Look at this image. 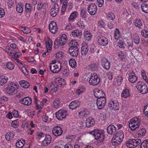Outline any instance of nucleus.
<instances>
[{"instance_id":"nucleus-1","label":"nucleus","mask_w":148,"mask_h":148,"mask_svg":"<svg viewBox=\"0 0 148 148\" xmlns=\"http://www.w3.org/2000/svg\"><path fill=\"white\" fill-rule=\"evenodd\" d=\"M141 120L138 117H134L129 122V127L130 130L134 131L138 128L140 124Z\"/></svg>"},{"instance_id":"nucleus-2","label":"nucleus","mask_w":148,"mask_h":148,"mask_svg":"<svg viewBox=\"0 0 148 148\" xmlns=\"http://www.w3.org/2000/svg\"><path fill=\"white\" fill-rule=\"evenodd\" d=\"M19 85L16 83L10 82L8 83L6 88V92L7 94L13 95L17 92V89Z\"/></svg>"},{"instance_id":"nucleus-3","label":"nucleus","mask_w":148,"mask_h":148,"mask_svg":"<svg viewBox=\"0 0 148 148\" xmlns=\"http://www.w3.org/2000/svg\"><path fill=\"white\" fill-rule=\"evenodd\" d=\"M124 137V135L123 131L119 130L113 138L112 142L114 145H116L119 144L123 141Z\"/></svg>"},{"instance_id":"nucleus-4","label":"nucleus","mask_w":148,"mask_h":148,"mask_svg":"<svg viewBox=\"0 0 148 148\" xmlns=\"http://www.w3.org/2000/svg\"><path fill=\"white\" fill-rule=\"evenodd\" d=\"M136 88L140 93L145 94L148 92L147 87L144 82H138Z\"/></svg>"},{"instance_id":"nucleus-5","label":"nucleus","mask_w":148,"mask_h":148,"mask_svg":"<svg viewBox=\"0 0 148 148\" xmlns=\"http://www.w3.org/2000/svg\"><path fill=\"white\" fill-rule=\"evenodd\" d=\"M90 134L93 135L95 139L99 140L100 142L102 141L104 138L103 134L101 130H95L91 132Z\"/></svg>"},{"instance_id":"nucleus-6","label":"nucleus","mask_w":148,"mask_h":148,"mask_svg":"<svg viewBox=\"0 0 148 148\" xmlns=\"http://www.w3.org/2000/svg\"><path fill=\"white\" fill-rule=\"evenodd\" d=\"M56 115L58 120H62L65 119L68 115V114L66 110L61 109L56 112Z\"/></svg>"},{"instance_id":"nucleus-7","label":"nucleus","mask_w":148,"mask_h":148,"mask_svg":"<svg viewBox=\"0 0 148 148\" xmlns=\"http://www.w3.org/2000/svg\"><path fill=\"white\" fill-rule=\"evenodd\" d=\"M100 82V78L98 77L96 73L92 74L89 82L90 85L95 86L97 85Z\"/></svg>"},{"instance_id":"nucleus-8","label":"nucleus","mask_w":148,"mask_h":148,"mask_svg":"<svg viewBox=\"0 0 148 148\" xmlns=\"http://www.w3.org/2000/svg\"><path fill=\"white\" fill-rule=\"evenodd\" d=\"M108 107L111 110L114 111L119 110V104L118 101L116 100L112 99L109 101Z\"/></svg>"},{"instance_id":"nucleus-9","label":"nucleus","mask_w":148,"mask_h":148,"mask_svg":"<svg viewBox=\"0 0 148 148\" xmlns=\"http://www.w3.org/2000/svg\"><path fill=\"white\" fill-rule=\"evenodd\" d=\"M97 41L99 44L102 46H105L108 42V38L104 36H99L97 37Z\"/></svg>"},{"instance_id":"nucleus-10","label":"nucleus","mask_w":148,"mask_h":148,"mask_svg":"<svg viewBox=\"0 0 148 148\" xmlns=\"http://www.w3.org/2000/svg\"><path fill=\"white\" fill-rule=\"evenodd\" d=\"M49 68L51 71L53 73H57L60 71L61 68V64L58 62L56 64H50Z\"/></svg>"},{"instance_id":"nucleus-11","label":"nucleus","mask_w":148,"mask_h":148,"mask_svg":"<svg viewBox=\"0 0 148 148\" xmlns=\"http://www.w3.org/2000/svg\"><path fill=\"white\" fill-rule=\"evenodd\" d=\"M87 9L88 12L90 15H94L97 11V7L95 3H91L88 6Z\"/></svg>"},{"instance_id":"nucleus-12","label":"nucleus","mask_w":148,"mask_h":148,"mask_svg":"<svg viewBox=\"0 0 148 148\" xmlns=\"http://www.w3.org/2000/svg\"><path fill=\"white\" fill-rule=\"evenodd\" d=\"M106 103V100L105 97L98 99L97 101V105L99 109H101L105 106Z\"/></svg>"},{"instance_id":"nucleus-13","label":"nucleus","mask_w":148,"mask_h":148,"mask_svg":"<svg viewBox=\"0 0 148 148\" xmlns=\"http://www.w3.org/2000/svg\"><path fill=\"white\" fill-rule=\"evenodd\" d=\"M94 95L96 98L98 99L103 97L105 98L106 95L103 91L101 89H96L94 91Z\"/></svg>"},{"instance_id":"nucleus-14","label":"nucleus","mask_w":148,"mask_h":148,"mask_svg":"<svg viewBox=\"0 0 148 148\" xmlns=\"http://www.w3.org/2000/svg\"><path fill=\"white\" fill-rule=\"evenodd\" d=\"M101 64L103 68L106 70H109L110 67V61L106 58H103L101 60Z\"/></svg>"},{"instance_id":"nucleus-15","label":"nucleus","mask_w":148,"mask_h":148,"mask_svg":"<svg viewBox=\"0 0 148 148\" xmlns=\"http://www.w3.org/2000/svg\"><path fill=\"white\" fill-rule=\"evenodd\" d=\"M69 51L72 56H76L78 54V48L77 46H71L69 48Z\"/></svg>"},{"instance_id":"nucleus-16","label":"nucleus","mask_w":148,"mask_h":148,"mask_svg":"<svg viewBox=\"0 0 148 148\" xmlns=\"http://www.w3.org/2000/svg\"><path fill=\"white\" fill-rule=\"evenodd\" d=\"M88 43L84 42L82 45L81 54L83 56H86L88 53Z\"/></svg>"},{"instance_id":"nucleus-17","label":"nucleus","mask_w":148,"mask_h":148,"mask_svg":"<svg viewBox=\"0 0 148 148\" xmlns=\"http://www.w3.org/2000/svg\"><path fill=\"white\" fill-rule=\"evenodd\" d=\"M52 132L55 136H60L62 134V130L60 127L56 126L53 128Z\"/></svg>"},{"instance_id":"nucleus-18","label":"nucleus","mask_w":148,"mask_h":148,"mask_svg":"<svg viewBox=\"0 0 148 148\" xmlns=\"http://www.w3.org/2000/svg\"><path fill=\"white\" fill-rule=\"evenodd\" d=\"M58 27L56 23L54 21H51L49 25V29L50 32L55 34L58 30Z\"/></svg>"},{"instance_id":"nucleus-19","label":"nucleus","mask_w":148,"mask_h":148,"mask_svg":"<svg viewBox=\"0 0 148 148\" xmlns=\"http://www.w3.org/2000/svg\"><path fill=\"white\" fill-rule=\"evenodd\" d=\"M19 102L21 103L24 105L29 106L31 104L32 99L31 98L27 97L21 99Z\"/></svg>"},{"instance_id":"nucleus-20","label":"nucleus","mask_w":148,"mask_h":148,"mask_svg":"<svg viewBox=\"0 0 148 148\" xmlns=\"http://www.w3.org/2000/svg\"><path fill=\"white\" fill-rule=\"evenodd\" d=\"M138 78L135 73L132 71L129 74L128 79L129 81L132 83L136 82Z\"/></svg>"},{"instance_id":"nucleus-21","label":"nucleus","mask_w":148,"mask_h":148,"mask_svg":"<svg viewBox=\"0 0 148 148\" xmlns=\"http://www.w3.org/2000/svg\"><path fill=\"white\" fill-rule=\"evenodd\" d=\"M80 104L79 100H76L72 101L70 103L69 107L70 109L73 110L78 107Z\"/></svg>"},{"instance_id":"nucleus-22","label":"nucleus","mask_w":148,"mask_h":148,"mask_svg":"<svg viewBox=\"0 0 148 148\" xmlns=\"http://www.w3.org/2000/svg\"><path fill=\"white\" fill-rule=\"evenodd\" d=\"M78 13L76 11H74L72 12L68 18V21L71 22H74L75 19L78 16Z\"/></svg>"},{"instance_id":"nucleus-23","label":"nucleus","mask_w":148,"mask_h":148,"mask_svg":"<svg viewBox=\"0 0 148 148\" xmlns=\"http://www.w3.org/2000/svg\"><path fill=\"white\" fill-rule=\"evenodd\" d=\"M116 127L112 125H109L107 128V131L108 133L110 134H114L116 132Z\"/></svg>"},{"instance_id":"nucleus-24","label":"nucleus","mask_w":148,"mask_h":148,"mask_svg":"<svg viewBox=\"0 0 148 148\" xmlns=\"http://www.w3.org/2000/svg\"><path fill=\"white\" fill-rule=\"evenodd\" d=\"M51 136L50 135H47L44 140L42 141L41 144L44 146H46L51 143Z\"/></svg>"},{"instance_id":"nucleus-25","label":"nucleus","mask_w":148,"mask_h":148,"mask_svg":"<svg viewBox=\"0 0 148 148\" xmlns=\"http://www.w3.org/2000/svg\"><path fill=\"white\" fill-rule=\"evenodd\" d=\"M95 124V121L92 117H89L86 120V126L87 127H92L94 126Z\"/></svg>"},{"instance_id":"nucleus-26","label":"nucleus","mask_w":148,"mask_h":148,"mask_svg":"<svg viewBox=\"0 0 148 148\" xmlns=\"http://www.w3.org/2000/svg\"><path fill=\"white\" fill-rule=\"evenodd\" d=\"M134 24L135 26L139 28H142L143 27L142 22L139 18H136L134 19Z\"/></svg>"},{"instance_id":"nucleus-27","label":"nucleus","mask_w":148,"mask_h":148,"mask_svg":"<svg viewBox=\"0 0 148 148\" xmlns=\"http://www.w3.org/2000/svg\"><path fill=\"white\" fill-rule=\"evenodd\" d=\"M55 81L58 84V86L61 85L63 87L66 84L65 80L64 79L60 77L56 78Z\"/></svg>"},{"instance_id":"nucleus-28","label":"nucleus","mask_w":148,"mask_h":148,"mask_svg":"<svg viewBox=\"0 0 148 148\" xmlns=\"http://www.w3.org/2000/svg\"><path fill=\"white\" fill-rule=\"evenodd\" d=\"M101 49V48L98 46L92 45L90 47V51L91 53L96 52L97 54H98L99 53Z\"/></svg>"},{"instance_id":"nucleus-29","label":"nucleus","mask_w":148,"mask_h":148,"mask_svg":"<svg viewBox=\"0 0 148 148\" xmlns=\"http://www.w3.org/2000/svg\"><path fill=\"white\" fill-rule=\"evenodd\" d=\"M71 34L73 37L79 38L81 36L82 33L80 30L78 29H76L73 31Z\"/></svg>"},{"instance_id":"nucleus-30","label":"nucleus","mask_w":148,"mask_h":148,"mask_svg":"<svg viewBox=\"0 0 148 148\" xmlns=\"http://www.w3.org/2000/svg\"><path fill=\"white\" fill-rule=\"evenodd\" d=\"M14 134L12 132H7L5 136L6 140L9 141L13 139L14 138Z\"/></svg>"},{"instance_id":"nucleus-31","label":"nucleus","mask_w":148,"mask_h":148,"mask_svg":"<svg viewBox=\"0 0 148 148\" xmlns=\"http://www.w3.org/2000/svg\"><path fill=\"white\" fill-rule=\"evenodd\" d=\"M80 118H85L88 116L89 114V112L87 110H82L78 113Z\"/></svg>"},{"instance_id":"nucleus-32","label":"nucleus","mask_w":148,"mask_h":148,"mask_svg":"<svg viewBox=\"0 0 148 148\" xmlns=\"http://www.w3.org/2000/svg\"><path fill=\"white\" fill-rule=\"evenodd\" d=\"M25 141L24 139L18 140L16 143V146L18 148H22L23 147L24 144L25 143Z\"/></svg>"},{"instance_id":"nucleus-33","label":"nucleus","mask_w":148,"mask_h":148,"mask_svg":"<svg viewBox=\"0 0 148 148\" xmlns=\"http://www.w3.org/2000/svg\"><path fill=\"white\" fill-rule=\"evenodd\" d=\"M84 39L87 41L91 40L92 37L91 33L88 31L84 33Z\"/></svg>"},{"instance_id":"nucleus-34","label":"nucleus","mask_w":148,"mask_h":148,"mask_svg":"<svg viewBox=\"0 0 148 148\" xmlns=\"http://www.w3.org/2000/svg\"><path fill=\"white\" fill-rule=\"evenodd\" d=\"M130 96L129 90L127 88L124 89L121 94V96L123 97L127 98Z\"/></svg>"},{"instance_id":"nucleus-35","label":"nucleus","mask_w":148,"mask_h":148,"mask_svg":"<svg viewBox=\"0 0 148 148\" xmlns=\"http://www.w3.org/2000/svg\"><path fill=\"white\" fill-rule=\"evenodd\" d=\"M133 39L134 42L136 45H138L140 42V38L137 34L134 33L133 34Z\"/></svg>"},{"instance_id":"nucleus-36","label":"nucleus","mask_w":148,"mask_h":148,"mask_svg":"<svg viewBox=\"0 0 148 148\" xmlns=\"http://www.w3.org/2000/svg\"><path fill=\"white\" fill-rule=\"evenodd\" d=\"M98 66V64L95 63H92L88 65V68L91 71H95L97 69Z\"/></svg>"},{"instance_id":"nucleus-37","label":"nucleus","mask_w":148,"mask_h":148,"mask_svg":"<svg viewBox=\"0 0 148 148\" xmlns=\"http://www.w3.org/2000/svg\"><path fill=\"white\" fill-rule=\"evenodd\" d=\"M23 9V4L22 3H18L16 7L17 11L19 13L22 12Z\"/></svg>"},{"instance_id":"nucleus-38","label":"nucleus","mask_w":148,"mask_h":148,"mask_svg":"<svg viewBox=\"0 0 148 148\" xmlns=\"http://www.w3.org/2000/svg\"><path fill=\"white\" fill-rule=\"evenodd\" d=\"M19 83L21 86L25 88H27L29 86V83L25 80H22Z\"/></svg>"},{"instance_id":"nucleus-39","label":"nucleus","mask_w":148,"mask_h":148,"mask_svg":"<svg viewBox=\"0 0 148 148\" xmlns=\"http://www.w3.org/2000/svg\"><path fill=\"white\" fill-rule=\"evenodd\" d=\"M8 78L5 76H0V86H3L7 81Z\"/></svg>"},{"instance_id":"nucleus-40","label":"nucleus","mask_w":148,"mask_h":148,"mask_svg":"<svg viewBox=\"0 0 148 148\" xmlns=\"http://www.w3.org/2000/svg\"><path fill=\"white\" fill-rule=\"evenodd\" d=\"M69 64L70 66L72 68H74L76 67L77 63L74 59H71L69 61Z\"/></svg>"},{"instance_id":"nucleus-41","label":"nucleus","mask_w":148,"mask_h":148,"mask_svg":"<svg viewBox=\"0 0 148 148\" xmlns=\"http://www.w3.org/2000/svg\"><path fill=\"white\" fill-rule=\"evenodd\" d=\"M6 68L10 70H13L15 67L14 64L11 62H7L6 63Z\"/></svg>"},{"instance_id":"nucleus-42","label":"nucleus","mask_w":148,"mask_h":148,"mask_svg":"<svg viewBox=\"0 0 148 148\" xmlns=\"http://www.w3.org/2000/svg\"><path fill=\"white\" fill-rule=\"evenodd\" d=\"M107 19L109 20L113 21L116 17V16L114 13L110 12L107 15Z\"/></svg>"},{"instance_id":"nucleus-43","label":"nucleus","mask_w":148,"mask_h":148,"mask_svg":"<svg viewBox=\"0 0 148 148\" xmlns=\"http://www.w3.org/2000/svg\"><path fill=\"white\" fill-rule=\"evenodd\" d=\"M21 54V53L18 52H15L13 56H12V58H13L15 60H16V62L19 63L20 64H22V63L20 62L19 60L17 59V58L19 57V56Z\"/></svg>"},{"instance_id":"nucleus-44","label":"nucleus","mask_w":148,"mask_h":148,"mask_svg":"<svg viewBox=\"0 0 148 148\" xmlns=\"http://www.w3.org/2000/svg\"><path fill=\"white\" fill-rule=\"evenodd\" d=\"M25 11L27 13L30 12L32 10V6L30 4L26 3L25 5Z\"/></svg>"},{"instance_id":"nucleus-45","label":"nucleus","mask_w":148,"mask_h":148,"mask_svg":"<svg viewBox=\"0 0 148 148\" xmlns=\"http://www.w3.org/2000/svg\"><path fill=\"white\" fill-rule=\"evenodd\" d=\"M146 131L144 128H142L139 130L137 134L138 137L144 136Z\"/></svg>"},{"instance_id":"nucleus-46","label":"nucleus","mask_w":148,"mask_h":148,"mask_svg":"<svg viewBox=\"0 0 148 148\" xmlns=\"http://www.w3.org/2000/svg\"><path fill=\"white\" fill-rule=\"evenodd\" d=\"M59 39L64 45L67 41V36L66 34H63Z\"/></svg>"},{"instance_id":"nucleus-47","label":"nucleus","mask_w":148,"mask_h":148,"mask_svg":"<svg viewBox=\"0 0 148 148\" xmlns=\"http://www.w3.org/2000/svg\"><path fill=\"white\" fill-rule=\"evenodd\" d=\"M60 105V100L58 98L56 99L53 103V107L56 108H59Z\"/></svg>"},{"instance_id":"nucleus-48","label":"nucleus","mask_w":148,"mask_h":148,"mask_svg":"<svg viewBox=\"0 0 148 148\" xmlns=\"http://www.w3.org/2000/svg\"><path fill=\"white\" fill-rule=\"evenodd\" d=\"M118 55L119 59L122 60H123L126 57V55L124 52L121 51L117 53Z\"/></svg>"},{"instance_id":"nucleus-49","label":"nucleus","mask_w":148,"mask_h":148,"mask_svg":"<svg viewBox=\"0 0 148 148\" xmlns=\"http://www.w3.org/2000/svg\"><path fill=\"white\" fill-rule=\"evenodd\" d=\"M59 39H56L54 42V47L55 49L58 48L60 46L63 45Z\"/></svg>"},{"instance_id":"nucleus-50","label":"nucleus","mask_w":148,"mask_h":148,"mask_svg":"<svg viewBox=\"0 0 148 148\" xmlns=\"http://www.w3.org/2000/svg\"><path fill=\"white\" fill-rule=\"evenodd\" d=\"M121 37L120 34V32L119 29L117 28H116L114 31V38L117 40L119 39Z\"/></svg>"},{"instance_id":"nucleus-51","label":"nucleus","mask_w":148,"mask_h":148,"mask_svg":"<svg viewBox=\"0 0 148 148\" xmlns=\"http://www.w3.org/2000/svg\"><path fill=\"white\" fill-rule=\"evenodd\" d=\"M141 8L143 12L145 13H148V5L143 3L141 5Z\"/></svg>"},{"instance_id":"nucleus-52","label":"nucleus","mask_w":148,"mask_h":148,"mask_svg":"<svg viewBox=\"0 0 148 148\" xmlns=\"http://www.w3.org/2000/svg\"><path fill=\"white\" fill-rule=\"evenodd\" d=\"M132 140L135 147L139 145L141 142V139H133Z\"/></svg>"},{"instance_id":"nucleus-53","label":"nucleus","mask_w":148,"mask_h":148,"mask_svg":"<svg viewBox=\"0 0 148 148\" xmlns=\"http://www.w3.org/2000/svg\"><path fill=\"white\" fill-rule=\"evenodd\" d=\"M140 148H148V139L145 140L141 143Z\"/></svg>"},{"instance_id":"nucleus-54","label":"nucleus","mask_w":148,"mask_h":148,"mask_svg":"<svg viewBox=\"0 0 148 148\" xmlns=\"http://www.w3.org/2000/svg\"><path fill=\"white\" fill-rule=\"evenodd\" d=\"M42 119L43 121L45 122H50L51 121V119L49 118L48 116L46 114L42 116Z\"/></svg>"},{"instance_id":"nucleus-55","label":"nucleus","mask_w":148,"mask_h":148,"mask_svg":"<svg viewBox=\"0 0 148 148\" xmlns=\"http://www.w3.org/2000/svg\"><path fill=\"white\" fill-rule=\"evenodd\" d=\"M80 15L82 18H86L87 17L88 14L85 10L82 9L81 11Z\"/></svg>"},{"instance_id":"nucleus-56","label":"nucleus","mask_w":148,"mask_h":148,"mask_svg":"<svg viewBox=\"0 0 148 148\" xmlns=\"http://www.w3.org/2000/svg\"><path fill=\"white\" fill-rule=\"evenodd\" d=\"M141 75L143 79L147 84H148V78L147 76L146 73L144 70H143L141 71Z\"/></svg>"},{"instance_id":"nucleus-57","label":"nucleus","mask_w":148,"mask_h":148,"mask_svg":"<svg viewBox=\"0 0 148 148\" xmlns=\"http://www.w3.org/2000/svg\"><path fill=\"white\" fill-rule=\"evenodd\" d=\"M45 6V4L42 3V2H38L37 6L36 8L38 10H40L42 8L44 9Z\"/></svg>"},{"instance_id":"nucleus-58","label":"nucleus","mask_w":148,"mask_h":148,"mask_svg":"<svg viewBox=\"0 0 148 148\" xmlns=\"http://www.w3.org/2000/svg\"><path fill=\"white\" fill-rule=\"evenodd\" d=\"M85 90V89L82 86H81L78 88L76 90V92L78 95L82 93Z\"/></svg>"},{"instance_id":"nucleus-59","label":"nucleus","mask_w":148,"mask_h":148,"mask_svg":"<svg viewBox=\"0 0 148 148\" xmlns=\"http://www.w3.org/2000/svg\"><path fill=\"white\" fill-rule=\"evenodd\" d=\"M18 120L17 119L12 121L11 125L13 127L16 128L18 127L19 123Z\"/></svg>"},{"instance_id":"nucleus-60","label":"nucleus","mask_w":148,"mask_h":148,"mask_svg":"<svg viewBox=\"0 0 148 148\" xmlns=\"http://www.w3.org/2000/svg\"><path fill=\"white\" fill-rule=\"evenodd\" d=\"M133 142L132 140H128L126 143V145L127 146L130 148H132L135 147L133 143Z\"/></svg>"},{"instance_id":"nucleus-61","label":"nucleus","mask_w":148,"mask_h":148,"mask_svg":"<svg viewBox=\"0 0 148 148\" xmlns=\"http://www.w3.org/2000/svg\"><path fill=\"white\" fill-rule=\"evenodd\" d=\"M126 47L129 50H131L133 47V42H132L128 41L127 42L126 45Z\"/></svg>"},{"instance_id":"nucleus-62","label":"nucleus","mask_w":148,"mask_h":148,"mask_svg":"<svg viewBox=\"0 0 148 148\" xmlns=\"http://www.w3.org/2000/svg\"><path fill=\"white\" fill-rule=\"evenodd\" d=\"M141 34L145 38H148V31L145 29H143L141 32Z\"/></svg>"},{"instance_id":"nucleus-63","label":"nucleus","mask_w":148,"mask_h":148,"mask_svg":"<svg viewBox=\"0 0 148 148\" xmlns=\"http://www.w3.org/2000/svg\"><path fill=\"white\" fill-rule=\"evenodd\" d=\"M12 113L13 116L15 117H18L19 118H20L21 117V116L19 115L18 111L17 110H13L12 112Z\"/></svg>"},{"instance_id":"nucleus-64","label":"nucleus","mask_w":148,"mask_h":148,"mask_svg":"<svg viewBox=\"0 0 148 148\" xmlns=\"http://www.w3.org/2000/svg\"><path fill=\"white\" fill-rule=\"evenodd\" d=\"M77 25L80 28H84L85 27V25L83 22L82 21H80L79 22L77 23Z\"/></svg>"}]
</instances>
